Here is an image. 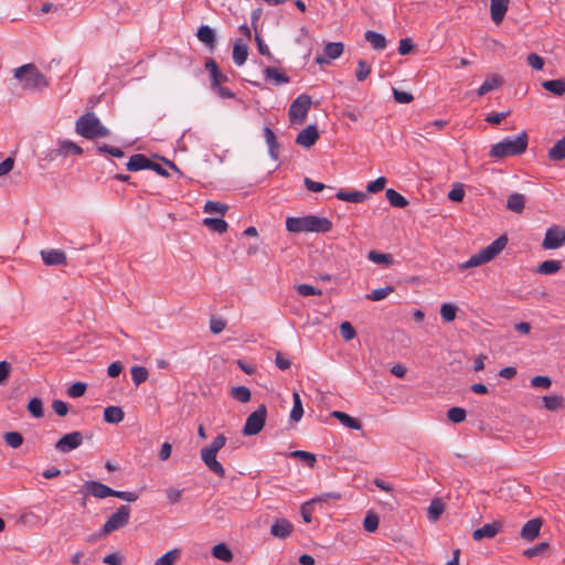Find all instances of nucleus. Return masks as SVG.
Returning <instances> with one entry per match:
<instances>
[{
  "instance_id": "33",
  "label": "nucleus",
  "mask_w": 565,
  "mask_h": 565,
  "mask_svg": "<svg viewBox=\"0 0 565 565\" xmlns=\"http://www.w3.org/2000/svg\"><path fill=\"white\" fill-rule=\"evenodd\" d=\"M385 196L390 204L394 207L403 209L408 205V201L394 189H387L385 192Z\"/></svg>"
},
{
  "instance_id": "34",
  "label": "nucleus",
  "mask_w": 565,
  "mask_h": 565,
  "mask_svg": "<svg viewBox=\"0 0 565 565\" xmlns=\"http://www.w3.org/2000/svg\"><path fill=\"white\" fill-rule=\"evenodd\" d=\"M542 86L556 96H562L565 93V79L545 81L542 83Z\"/></svg>"
},
{
  "instance_id": "42",
  "label": "nucleus",
  "mask_w": 565,
  "mask_h": 565,
  "mask_svg": "<svg viewBox=\"0 0 565 565\" xmlns=\"http://www.w3.org/2000/svg\"><path fill=\"white\" fill-rule=\"evenodd\" d=\"M26 408L34 418H41L44 415L43 402L38 397L31 398Z\"/></svg>"
},
{
  "instance_id": "53",
  "label": "nucleus",
  "mask_w": 565,
  "mask_h": 565,
  "mask_svg": "<svg viewBox=\"0 0 565 565\" xmlns=\"http://www.w3.org/2000/svg\"><path fill=\"white\" fill-rule=\"evenodd\" d=\"M457 307L452 303H444L440 308L441 318L447 321H454L456 318Z\"/></svg>"
},
{
  "instance_id": "10",
  "label": "nucleus",
  "mask_w": 565,
  "mask_h": 565,
  "mask_svg": "<svg viewBox=\"0 0 565 565\" xmlns=\"http://www.w3.org/2000/svg\"><path fill=\"white\" fill-rule=\"evenodd\" d=\"M565 243V230L559 226L547 228L542 243L544 249H556Z\"/></svg>"
},
{
  "instance_id": "15",
  "label": "nucleus",
  "mask_w": 565,
  "mask_h": 565,
  "mask_svg": "<svg viewBox=\"0 0 565 565\" xmlns=\"http://www.w3.org/2000/svg\"><path fill=\"white\" fill-rule=\"evenodd\" d=\"M42 260L46 266L66 265L67 257L62 249H44L41 250Z\"/></svg>"
},
{
  "instance_id": "9",
  "label": "nucleus",
  "mask_w": 565,
  "mask_h": 565,
  "mask_svg": "<svg viewBox=\"0 0 565 565\" xmlns=\"http://www.w3.org/2000/svg\"><path fill=\"white\" fill-rule=\"evenodd\" d=\"M83 444V435L81 431H72L64 435L55 444V449L58 452L67 454L78 448Z\"/></svg>"
},
{
  "instance_id": "51",
  "label": "nucleus",
  "mask_w": 565,
  "mask_h": 565,
  "mask_svg": "<svg viewBox=\"0 0 565 565\" xmlns=\"http://www.w3.org/2000/svg\"><path fill=\"white\" fill-rule=\"evenodd\" d=\"M225 444L226 437L223 434H220L209 446L203 447L202 449L217 455V452L225 446Z\"/></svg>"
},
{
  "instance_id": "29",
  "label": "nucleus",
  "mask_w": 565,
  "mask_h": 565,
  "mask_svg": "<svg viewBox=\"0 0 565 565\" xmlns=\"http://www.w3.org/2000/svg\"><path fill=\"white\" fill-rule=\"evenodd\" d=\"M525 207V196L520 193H512L508 196L507 209L515 212L522 213Z\"/></svg>"
},
{
  "instance_id": "25",
  "label": "nucleus",
  "mask_w": 565,
  "mask_h": 565,
  "mask_svg": "<svg viewBox=\"0 0 565 565\" xmlns=\"http://www.w3.org/2000/svg\"><path fill=\"white\" fill-rule=\"evenodd\" d=\"M265 78L269 81H274L275 84H287L290 78L286 75L280 68L268 66L264 71Z\"/></svg>"
},
{
  "instance_id": "58",
  "label": "nucleus",
  "mask_w": 565,
  "mask_h": 565,
  "mask_svg": "<svg viewBox=\"0 0 565 565\" xmlns=\"http://www.w3.org/2000/svg\"><path fill=\"white\" fill-rule=\"evenodd\" d=\"M342 494L340 492H326L320 494L319 497L312 499V502L316 503H328L329 501H339L341 500Z\"/></svg>"
},
{
  "instance_id": "1",
  "label": "nucleus",
  "mask_w": 565,
  "mask_h": 565,
  "mask_svg": "<svg viewBox=\"0 0 565 565\" xmlns=\"http://www.w3.org/2000/svg\"><path fill=\"white\" fill-rule=\"evenodd\" d=\"M286 228L290 233H328L332 230V222L328 217L317 215L289 216L286 218Z\"/></svg>"
},
{
  "instance_id": "16",
  "label": "nucleus",
  "mask_w": 565,
  "mask_h": 565,
  "mask_svg": "<svg viewBox=\"0 0 565 565\" xmlns=\"http://www.w3.org/2000/svg\"><path fill=\"white\" fill-rule=\"evenodd\" d=\"M510 0H490L491 19L495 24H500L508 11Z\"/></svg>"
},
{
  "instance_id": "46",
  "label": "nucleus",
  "mask_w": 565,
  "mask_h": 565,
  "mask_svg": "<svg viewBox=\"0 0 565 565\" xmlns=\"http://www.w3.org/2000/svg\"><path fill=\"white\" fill-rule=\"evenodd\" d=\"M394 291L393 286H386L384 288L374 289L371 294H367L365 296L366 299L372 301H380L386 298L388 295H391Z\"/></svg>"
},
{
  "instance_id": "63",
  "label": "nucleus",
  "mask_w": 565,
  "mask_h": 565,
  "mask_svg": "<svg viewBox=\"0 0 565 565\" xmlns=\"http://www.w3.org/2000/svg\"><path fill=\"white\" fill-rule=\"evenodd\" d=\"M526 61L530 66L537 71L542 70L544 66V60L536 53L529 54Z\"/></svg>"
},
{
  "instance_id": "24",
  "label": "nucleus",
  "mask_w": 565,
  "mask_h": 565,
  "mask_svg": "<svg viewBox=\"0 0 565 565\" xmlns=\"http://www.w3.org/2000/svg\"><path fill=\"white\" fill-rule=\"evenodd\" d=\"M335 196L340 201L353 202V203L364 202L369 198L366 192H362V191L347 192V191H343V190H340L335 194Z\"/></svg>"
},
{
  "instance_id": "39",
  "label": "nucleus",
  "mask_w": 565,
  "mask_h": 565,
  "mask_svg": "<svg viewBox=\"0 0 565 565\" xmlns=\"http://www.w3.org/2000/svg\"><path fill=\"white\" fill-rule=\"evenodd\" d=\"M367 258L375 264H381L385 266H388L393 263V257L391 254H384L377 250H370Z\"/></svg>"
},
{
  "instance_id": "22",
  "label": "nucleus",
  "mask_w": 565,
  "mask_h": 565,
  "mask_svg": "<svg viewBox=\"0 0 565 565\" xmlns=\"http://www.w3.org/2000/svg\"><path fill=\"white\" fill-rule=\"evenodd\" d=\"M364 36L374 50L383 51L386 49L387 41L383 34L369 30L365 32Z\"/></svg>"
},
{
  "instance_id": "38",
  "label": "nucleus",
  "mask_w": 565,
  "mask_h": 565,
  "mask_svg": "<svg viewBox=\"0 0 565 565\" xmlns=\"http://www.w3.org/2000/svg\"><path fill=\"white\" fill-rule=\"evenodd\" d=\"M231 396L241 402V403H247L250 401V391L248 387L246 386H234L232 390H231Z\"/></svg>"
},
{
  "instance_id": "28",
  "label": "nucleus",
  "mask_w": 565,
  "mask_h": 565,
  "mask_svg": "<svg viewBox=\"0 0 565 565\" xmlns=\"http://www.w3.org/2000/svg\"><path fill=\"white\" fill-rule=\"evenodd\" d=\"M264 137L268 145L270 157L277 160L279 156V143L276 139L274 131L269 127L264 128Z\"/></svg>"
},
{
  "instance_id": "60",
  "label": "nucleus",
  "mask_w": 565,
  "mask_h": 565,
  "mask_svg": "<svg viewBox=\"0 0 565 565\" xmlns=\"http://www.w3.org/2000/svg\"><path fill=\"white\" fill-rule=\"evenodd\" d=\"M393 95H394L395 102H397L399 104H408V103L413 102V99H414V96L411 93L399 90L396 88L393 89Z\"/></svg>"
},
{
  "instance_id": "19",
  "label": "nucleus",
  "mask_w": 565,
  "mask_h": 565,
  "mask_svg": "<svg viewBox=\"0 0 565 565\" xmlns=\"http://www.w3.org/2000/svg\"><path fill=\"white\" fill-rule=\"evenodd\" d=\"M542 521L540 519L529 520L521 530L522 539L533 541L540 535Z\"/></svg>"
},
{
  "instance_id": "12",
  "label": "nucleus",
  "mask_w": 565,
  "mask_h": 565,
  "mask_svg": "<svg viewBox=\"0 0 565 565\" xmlns=\"http://www.w3.org/2000/svg\"><path fill=\"white\" fill-rule=\"evenodd\" d=\"M502 529L503 525L500 521H493L492 523H487L483 526L476 529L472 532V539L476 542H480L483 539H493L502 531Z\"/></svg>"
},
{
  "instance_id": "23",
  "label": "nucleus",
  "mask_w": 565,
  "mask_h": 565,
  "mask_svg": "<svg viewBox=\"0 0 565 565\" xmlns=\"http://www.w3.org/2000/svg\"><path fill=\"white\" fill-rule=\"evenodd\" d=\"M149 160L145 154L136 153L129 158L126 167L129 171L145 170L148 169Z\"/></svg>"
},
{
  "instance_id": "13",
  "label": "nucleus",
  "mask_w": 565,
  "mask_h": 565,
  "mask_svg": "<svg viewBox=\"0 0 565 565\" xmlns=\"http://www.w3.org/2000/svg\"><path fill=\"white\" fill-rule=\"evenodd\" d=\"M319 139V131L316 125H309L296 137V143L305 148H310Z\"/></svg>"
},
{
  "instance_id": "37",
  "label": "nucleus",
  "mask_w": 565,
  "mask_h": 565,
  "mask_svg": "<svg viewBox=\"0 0 565 565\" xmlns=\"http://www.w3.org/2000/svg\"><path fill=\"white\" fill-rule=\"evenodd\" d=\"M130 373H131L132 382L137 386L142 384L143 382H146L149 376L148 370L143 366H138V365L132 366L130 369Z\"/></svg>"
},
{
  "instance_id": "31",
  "label": "nucleus",
  "mask_w": 565,
  "mask_h": 565,
  "mask_svg": "<svg viewBox=\"0 0 565 565\" xmlns=\"http://www.w3.org/2000/svg\"><path fill=\"white\" fill-rule=\"evenodd\" d=\"M562 268V263L555 259L544 260L537 266L536 271L541 275H553Z\"/></svg>"
},
{
  "instance_id": "32",
  "label": "nucleus",
  "mask_w": 565,
  "mask_h": 565,
  "mask_svg": "<svg viewBox=\"0 0 565 565\" xmlns=\"http://www.w3.org/2000/svg\"><path fill=\"white\" fill-rule=\"evenodd\" d=\"M68 153H73L79 156L83 153V149L75 142L71 140H62L58 142L57 154L66 156Z\"/></svg>"
},
{
  "instance_id": "7",
  "label": "nucleus",
  "mask_w": 565,
  "mask_h": 565,
  "mask_svg": "<svg viewBox=\"0 0 565 565\" xmlns=\"http://www.w3.org/2000/svg\"><path fill=\"white\" fill-rule=\"evenodd\" d=\"M267 408L262 404L256 411L248 415L243 428L245 436L257 435L265 426Z\"/></svg>"
},
{
  "instance_id": "6",
  "label": "nucleus",
  "mask_w": 565,
  "mask_h": 565,
  "mask_svg": "<svg viewBox=\"0 0 565 565\" xmlns=\"http://www.w3.org/2000/svg\"><path fill=\"white\" fill-rule=\"evenodd\" d=\"M311 103V97L309 95H299L289 107V121L291 124H302L307 118V114L308 110L310 109Z\"/></svg>"
},
{
  "instance_id": "61",
  "label": "nucleus",
  "mask_w": 565,
  "mask_h": 565,
  "mask_svg": "<svg viewBox=\"0 0 565 565\" xmlns=\"http://www.w3.org/2000/svg\"><path fill=\"white\" fill-rule=\"evenodd\" d=\"M97 151L99 152H105V153H108L113 157H116V158H121L124 157V151L120 149V148H116V147H113V146H109V145H102V146H98L97 147Z\"/></svg>"
},
{
  "instance_id": "30",
  "label": "nucleus",
  "mask_w": 565,
  "mask_h": 565,
  "mask_svg": "<svg viewBox=\"0 0 565 565\" xmlns=\"http://www.w3.org/2000/svg\"><path fill=\"white\" fill-rule=\"evenodd\" d=\"M547 157L551 161H561L565 159V136L557 140L548 150Z\"/></svg>"
},
{
  "instance_id": "20",
  "label": "nucleus",
  "mask_w": 565,
  "mask_h": 565,
  "mask_svg": "<svg viewBox=\"0 0 565 565\" xmlns=\"http://www.w3.org/2000/svg\"><path fill=\"white\" fill-rule=\"evenodd\" d=\"M248 56V46L242 40H237L233 46V61L237 66H242Z\"/></svg>"
},
{
  "instance_id": "21",
  "label": "nucleus",
  "mask_w": 565,
  "mask_h": 565,
  "mask_svg": "<svg viewBox=\"0 0 565 565\" xmlns=\"http://www.w3.org/2000/svg\"><path fill=\"white\" fill-rule=\"evenodd\" d=\"M331 416L337 418L342 425H344L348 428L354 430H360L362 428V423L359 419L351 417L344 412L334 411L331 413Z\"/></svg>"
},
{
  "instance_id": "43",
  "label": "nucleus",
  "mask_w": 565,
  "mask_h": 565,
  "mask_svg": "<svg viewBox=\"0 0 565 565\" xmlns=\"http://www.w3.org/2000/svg\"><path fill=\"white\" fill-rule=\"evenodd\" d=\"M444 509H445L444 503L440 500H438V499L433 500L428 507L429 520L437 521L440 518V515L443 514Z\"/></svg>"
},
{
  "instance_id": "11",
  "label": "nucleus",
  "mask_w": 565,
  "mask_h": 565,
  "mask_svg": "<svg viewBox=\"0 0 565 565\" xmlns=\"http://www.w3.org/2000/svg\"><path fill=\"white\" fill-rule=\"evenodd\" d=\"M343 50L344 45L342 42H330L324 46V54L316 57V63L320 65L329 64L332 60L340 57Z\"/></svg>"
},
{
  "instance_id": "8",
  "label": "nucleus",
  "mask_w": 565,
  "mask_h": 565,
  "mask_svg": "<svg viewBox=\"0 0 565 565\" xmlns=\"http://www.w3.org/2000/svg\"><path fill=\"white\" fill-rule=\"evenodd\" d=\"M130 516V508L128 505H120L103 525V533L109 534L128 524Z\"/></svg>"
},
{
  "instance_id": "50",
  "label": "nucleus",
  "mask_w": 565,
  "mask_h": 565,
  "mask_svg": "<svg viewBox=\"0 0 565 565\" xmlns=\"http://www.w3.org/2000/svg\"><path fill=\"white\" fill-rule=\"evenodd\" d=\"M370 74H371V65L364 60H359L358 68L355 71L356 79L359 82H363L369 77Z\"/></svg>"
},
{
  "instance_id": "56",
  "label": "nucleus",
  "mask_w": 565,
  "mask_h": 565,
  "mask_svg": "<svg viewBox=\"0 0 565 565\" xmlns=\"http://www.w3.org/2000/svg\"><path fill=\"white\" fill-rule=\"evenodd\" d=\"M86 388L87 386L85 383L76 382L68 387L67 394L73 398L81 397L85 394Z\"/></svg>"
},
{
  "instance_id": "40",
  "label": "nucleus",
  "mask_w": 565,
  "mask_h": 565,
  "mask_svg": "<svg viewBox=\"0 0 565 565\" xmlns=\"http://www.w3.org/2000/svg\"><path fill=\"white\" fill-rule=\"evenodd\" d=\"M180 554L181 551L179 548H173L159 557L153 565H173Z\"/></svg>"
},
{
  "instance_id": "27",
  "label": "nucleus",
  "mask_w": 565,
  "mask_h": 565,
  "mask_svg": "<svg viewBox=\"0 0 565 565\" xmlns=\"http://www.w3.org/2000/svg\"><path fill=\"white\" fill-rule=\"evenodd\" d=\"M502 84H503L502 77L500 75L494 74V75L488 77L482 83V85L477 90V95L483 96L487 93H489L490 90L500 87Z\"/></svg>"
},
{
  "instance_id": "35",
  "label": "nucleus",
  "mask_w": 565,
  "mask_h": 565,
  "mask_svg": "<svg viewBox=\"0 0 565 565\" xmlns=\"http://www.w3.org/2000/svg\"><path fill=\"white\" fill-rule=\"evenodd\" d=\"M212 555L223 562H231L233 559V553L226 544L220 543L213 546Z\"/></svg>"
},
{
  "instance_id": "47",
  "label": "nucleus",
  "mask_w": 565,
  "mask_h": 565,
  "mask_svg": "<svg viewBox=\"0 0 565 565\" xmlns=\"http://www.w3.org/2000/svg\"><path fill=\"white\" fill-rule=\"evenodd\" d=\"M289 457L303 460L308 467L312 468L317 461L316 456L309 451L295 450L289 454Z\"/></svg>"
},
{
  "instance_id": "59",
  "label": "nucleus",
  "mask_w": 565,
  "mask_h": 565,
  "mask_svg": "<svg viewBox=\"0 0 565 565\" xmlns=\"http://www.w3.org/2000/svg\"><path fill=\"white\" fill-rule=\"evenodd\" d=\"M385 184H386V178L379 177L377 179H375L374 181H372L367 184L366 191L369 193H377L385 188Z\"/></svg>"
},
{
  "instance_id": "48",
  "label": "nucleus",
  "mask_w": 565,
  "mask_h": 565,
  "mask_svg": "<svg viewBox=\"0 0 565 565\" xmlns=\"http://www.w3.org/2000/svg\"><path fill=\"white\" fill-rule=\"evenodd\" d=\"M548 548L547 542L539 543L532 547H529L523 551V556L527 558H533L540 555H543V553Z\"/></svg>"
},
{
  "instance_id": "64",
  "label": "nucleus",
  "mask_w": 565,
  "mask_h": 565,
  "mask_svg": "<svg viewBox=\"0 0 565 565\" xmlns=\"http://www.w3.org/2000/svg\"><path fill=\"white\" fill-rule=\"evenodd\" d=\"M52 408L58 416H66L68 413V406L61 399H54L52 402Z\"/></svg>"
},
{
  "instance_id": "55",
  "label": "nucleus",
  "mask_w": 565,
  "mask_h": 565,
  "mask_svg": "<svg viewBox=\"0 0 565 565\" xmlns=\"http://www.w3.org/2000/svg\"><path fill=\"white\" fill-rule=\"evenodd\" d=\"M340 334L345 341H350L355 338L356 332L349 321H344L340 324Z\"/></svg>"
},
{
  "instance_id": "26",
  "label": "nucleus",
  "mask_w": 565,
  "mask_h": 565,
  "mask_svg": "<svg viewBox=\"0 0 565 565\" xmlns=\"http://www.w3.org/2000/svg\"><path fill=\"white\" fill-rule=\"evenodd\" d=\"M125 413L119 406H108L104 409V420L109 424H118L124 420Z\"/></svg>"
},
{
  "instance_id": "4",
  "label": "nucleus",
  "mask_w": 565,
  "mask_h": 565,
  "mask_svg": "<svg viewBox=\"0 0 565 565\" xmlns=\"http://www.w3.org/2000/svg\"><path fill=\"white\" fill-rule=\"evenodd\" d=\"M508 237L505 235H501L497 239H494L490 245L480 249L478 253L473 254L467 262L459 265L461 270L478 267L483 264H487L494 259L507 246Z\"/></svg>"
},
{
  "instance_id": "44",
  "label": "nucleus",
  "mask_w": 565,
  "mask_h": 565,
  "mask_svg": "<svg viewBox=\"0 0 565 565\" xmlns=\"http://www.w3.org/2000/svg\"><path fill=\"white\" fill-rule=\"evenodd\" d=\"M379 515L372 511L367 512L363 520V527L366 532H375L379 527Z\"/></svg>"
},
{
  "instance_id": "18",
  "label": "nucleus",
  "mask_w": 565,
  "mask_h": 565,
  "mask_svg": "<svg viewBox=\"0 0 565 565\" xmlns=\"http://www.w3.org/2000/svg\"><path fill=\"white\" fill-rule=\"evenodd\" d=\"M196 36L210 51H214L216 46L215 31L209 25H201L198 30Z\"/></svg>"
},
{
  "instance_id": "49",
  "label": "nucleus",
  "mask_w": 565,
  "mask_h": 565,
  "mask_svg": "<svg viewBox=\"0 0 565 565\" xmlns=\"http://www.w3.org/2000/svg\"><path fill=\"white\" fill-rule=\"evenodd\" d=\"M3 439L11 448H18L23 443V436L18 431H8L3 435Z\"/></svg>"
},
{
  "instance_id": "14",
  "label": "nucleus",
  "mask_w": 565,
  "mask_h": 565,
  "mask_svg": "<svg viewBox=\"0 0 565 565\" xmlns=\"http://www.w3.org/2000/svg\"><path fill=\"white\" fill-rule=\"evenodd\" d=\"M84 489L88 494L97 499H105L107 497H113L114 494V489L99 481H86L84 483Z\"/></svg>"
},
{
  "instance_id": "5",
  "label": "nucleus",
  "mask_w": 565,
  "mask_h": 565,
  "mask_svg": "<svg viewBox=\"0 0 565 565\" xmlns=\"http://www.w3.org/2000/svg\"><path fill=\"white\" fill-rule=\"evenodd\" d=\"M75 130L78 135L86 139H95L109 136V130L102 125L100 120L94 113L82 115L75 124Z\"/></svg>"
},
{
  "instance_id": "57",
  "label": "nucleus",
  "mask_w": 565,
  "mask_h": 565,
  "mask_svg": "<svg viewBox=\"0 0 565 565\" xmlns=\"http://www.w3.org/2000/svg\"><path fill=\"white\" fill-rule=\"evenodd\" d=\"M297 291L302 297L315 296V295H317V296L322 295V290H320L318 288H315L313 286L307 285V284L298 285L297 286Z\"/></svg>"
},
{
  "instance_id": "17",
  "label": "nucleus",
  "mask_w": 565,
  "mask_h": 565,
  "mask_svg": "<svg viewBox=\"0 0 565 565\" xmlns=\"http://www.w3.org/2000/svg\"><path fill=\"white\" fill-rule=\"evenodd\" d=\"M292 531L294 525L286 519H277L270 527V534L278 539L290 536Z\"/></svg>"
},
{
  "instance_id": "36",
  "label": "nucleus",
  "mask_w": 565,
  "mask_h": 565,
  "mask_svg": "<svg viewBox=\"0 0 565 565\" xmlns=\"http://www.w3.org/2000/svg\"><path fill=\"white\" fill-rule=\"evenodd\" d=\"M203 224L216 233H224L227 231V223L223 218L206 217L203 220Z\"/></svg>"
},
{
  "instance_id": "52",
  "label": "nucleus",
  "mask_w": 565,
  "mask_h": 565,
  "mask_svg": "<svg viewBox=\"0 0 565 565\" xmlns=\"http://www.w3.org/2000/svg\"><path fill=\"white\" fill-rule=\"evenodd\" d=\"M466 416L467 413L461 407H451L447 413L448 419L455 424L462 423L466 419Z\"/></svg>"
},
{
  "instance_id": "54",
  "label": "nucleus",
  "mask_w": 565,
  "mask_h": 565,
  "mask_svg": "<svg viewBox=\"0 0 565 565\" xmlns=\"http://www.w3.org/2000/svg\"><path fill=\"white\" fill-rule=\"evenodd\" d=\"M543 402H544V406L548 411H556L557 408H559L562 406L563 397L557 396V395L544 396Z\"/></svg>"
},
{
  "instance_id": "62",
  "label": "nucleus",
  "mask_w": 565,
  "mask_h": 565,
  "mask_svg": "<svg viewBox=\"0 0 565 565\" xmlns=\"http://www.w3.org/2000/svg\"><path fill=\"white\" fill-rule=\"evenodd\" d=\"M551 384H552L551 379L548 376H544V375H537L531 380V385L533 387L548 388L551 386Z\"/></svg>"
},
{
  "instance_id": "45",
  "label": "nucleus",
  "mask_w": 565,
  "mask_h": 565,
  "mask_svg": "<svg viewBox=\"0 0 565 565\" xmlns=\"http://www.w3.org/2000/svg\"><path fill=\"white\" fill-rule=\"evenodd\" d=\"M204 212L210 214H221L224 215L226 211L228 210V206L226 204H223L217 201H207L204 205Z\"/></svg>"
},
{
  "instance_id": "41",
  "label": "nucleus",
  "mask_w": 565,
  "mask_h": 565,
  "mask_svg": "<svg viewBox=\"0 0 565 565\" xmlns=\"http://www.w3.org/2000/svg\"><path fill=\"white\" fill-rule=\"evenodd\" d=\"M292 397H294V405H292V408L290 412V418L294 422H299L303 415L302 403H301L300 396L297 392H295L292 394Z\"/></svg>"
},
{
  "instance_id": "3",
  "label": "nucleus",
  "mask_w": 565,
  "mask_h": 565,
  "mask_svg": "<svg viewBox=\"0 0 565 565\" xmlns=\"http://www.w3.org/2000/svg\"><path fill=\"white\" fill-rule=\"evenodd\" d=\"M529 137L522 131L515 137L504 138L502 141L492 146L490 157L501 159L505 157L519 156L527 148Z\"/></svg>"
},
{
  "instance_id": "2",
  "label": "nucleus",
  "mask_w": 565,
  "mask_h": 565,
  "mask_svg": "<svg viewBox=\"0 0 565 565\" xmlns=\"http://www.w3.org/2000/svg\"><path fill=\"white\" fill-rule=\"evenodd\" d=\"M14 77L21 82L23 90L36 92L49 86V82L43 73L32 64H24L14 70Z\"/></svg>"
}]
</instances>
